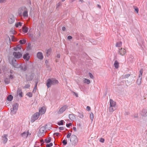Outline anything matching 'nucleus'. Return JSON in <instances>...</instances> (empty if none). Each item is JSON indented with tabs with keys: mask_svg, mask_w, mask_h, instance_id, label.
Here are the masks:
<instances>
[{
	"mask_svg": "<svg viewBox=\"0 0 147 147\" xmlns=\"http://www.w3.org/2000/svg\"><path fill=\"white\" fill-rule=\"evenodd\" d=\"M37 83H38V82H36L35 85V86H34V90L33 91V92L34 93L36 91V88H37Z\"/></svg>",
	"mask_w": 147,
	"mask_h": 147,
	"instance_id": "4c0bfd02",
	"label": "nucleus"
},
{
	"mask_svg": "<svg viewBox=\"0 0 147 147\" xmlns=\"http://www.w3.org/2000/svg\"><path fill=\"white\" fill-rule=\"evenodd\" d=\"M51 49H49L47 51L46 53L47 57L49 56L51 54Z\"/></svg>",
	"mask_w": 147,
	"mask_h": 147,
	"instance_id": "2f4dec72",
	"label": "nucleus"
},
{
	"mask_svg": "<svg viewBox=\"0 0 147 147\" xmlns=\"http://www.w3.org/2000/svg\"><path fill=\"white\" fill-rule=\"evenodd\" d=\"M71 133H68L66 137L68 138H70L71 136Z\"/></svg>",
	"mask_w": 147,
	"mask_h": 147,
	"instance_id": "603ef678",
	"label": "nucleus"
},
{
	"mask_svg": "<svg viewBox=\"0 0 147 147\" xmlns=\"http://www.w3.org/2000/svg\"><path fill=\"white\" fill-rule=\"evenodd\" d=\"M64 121L63 120H61L59 122H58L57 124L59 125H63V122Z\"/></svg>",
	"mask_w": 147,
	"mask_h": 147,
	"instance_id": "58836bf2",
	"label": "nucleus"
},
{
	"mask_svg": "<svg viewBox=\"0 0 147 147\" xmlns=\"http://www.w3.org/2000/svg\"><path fill=\"white\" fill-rule=\"evenodd\" d=\"M119 53L121 55H123L125 54L126 50L124 49L121 48L119 51Z\"/></svg>",
	"mask_w": 147,
	"mask_h": 147,
	"instance_id": "ddd939ff",
	"label": "nucleus"
},
{
	"mask_svg": "<svg viewBox=\"0 0 147 147\" xmlns=\"http://www.w3.org/2000/svg\"><path fill=\"white\" fill-rule=\"evenodd\" d=\"M14 21L15 19L14 16L12 15H10L8 20L9 23L12 24L14 22Z\"/></svg>",
	"mask_w": 147,
	"mask_h": 147,
	"instance_id": "9d476101",
	"label": "nucleus"
},
{
	"mask_svg": "<svg viewBox=\"0 0 147 147\" xmlns=\"http://www.w3.org/2000/svg\"><path fill=\"white\" fill-rule=\"evenodd\" d=\"M22 23L20 22H19L16 23L15 24V26L16 27H18L19 26H22Z\"/></svg>",
	"mask_w": 147,
	"mask_h": 147,
	"instance_id": "473e14b6",
	"label": "nucleus"
},
{
	"mask_svg": "<svg viewBox=\"0 0 147 147\" xmlns=\"http://www.w3.org/2000/svg\"><path fill=\"white\" fill-rule=\"evenodd\" d=\"M18 104L17 103H15L12 105V108L10 109L11 113L12 115L16 113L18 108Z\"/></svg>",
	"mask_w": 147,
	"mask_h": 147,
	"instance_id": "f03ea898",
	"label": "nucleus"
},
{
	"mask_svg": "<svg viewBox=\"0 0 147 147\" xmlns=\"http://www.w3.org/2000/svg\"><path fill=\"white\" fill-rule=\"evenodd\" d=\"M22 16H23L24 18H26L28 17V9L25 11L24 12L22 13Z\"/></svg>",
	"mask_w": 147,
	"mask_h": 147,
	"instance_id": "4468645a",
	"label": "nucleus"
},
{
	"mask_svg": "<svg viewBox=\"0 0 147 147\" xmlns=\"http://www.w3.org/2000/svg\"><path fill=\"white\" fill-rule=\"evenodd\" d=\"M20 68L21 70L24 71H25L27 69V66L25 65H20Z\"/></svg>",
	"mask_w": 147,
	"mask_h": 147,
	"instance_id": "aec40b11",
	"label": "nucleus"
},
{
	"mask_svg": "<svg viewBox=\"0 0 147 147\" xmlns=\"http://www.w3.org/2000/svg\"><path fill=\"white\" fill-rule=\"evenodd\" d=\"M143 70L142 69H141L140 70V74L139 75L138 77H139V78L142 77V74L143 73Z\"/></svg>",
	"mask_w": 147,
	"mask_h": 147,
	"instance_id": "72a5a7b5",
	"label": "nucleus"
},
{
	"mask_svg": "<svg viewBox=\"0 0 147 147\" xmlns=\"http://www.w3.org/2000/svg\"><path fill=\"white\" fill-rule=\"evenodd\" d=\"M133 7L135 9V11L137 13H138V8L136 6H134Z\"/></svg>",
	"mask_w": 147,
	"mask_h": 147,
	"instance_id": "79ce46f5",
	"label": "nucleus"
},
{
	"mask_svg": "<svg viewBox=\"0 0 147 147\" xmlns=\"http://www.w3.org/2000/svg\"><path fill=\"white\" fill-rule=\"evenodd\" d=\"M121 45L122 42H117L115 45L116 46L118 47H120Z\"/></svg>",
	"mask_w": 147,
	"mask_h": 147,
	"instance_id": "f704fd0d",
	"label": "nucleus"
},
{
	"mask_svg": "<svg viewBox=\"0 0 147 147\" xmlns=\"http://www.w3.org/2000/svg\"><path fill=\"white\" fill-rule=\"evenodd\" d=\"M11 64L15 68H19L20 67V65L18 64L16 60L13 58L11 61Z\"/></svg>",
	"mask_w": 147,
	"mask_h": 147,
	"instance_id": "0eeeda50",
	"label": "nucleus"
},
{
	"mask_svg": "<svg viewBox=\"0 0 147 147\" xmlns=\"http://www.w3.org/2000/svg\"><path fill=\"white\" fill-rule=\"evenodd\" d=\"M34 76V74L33 73L30 74L26 77V79L27 81H30L32 80Z\"/></svg>",
	"mask_w": 147,
	"mask_h": 147,
	"instance_id": "6e6552de",
	"label": "nucleus"
},
{
	"mask_svg": "<svg viewBox=\"0 0 147 147\" xmlns=\"http://www.w3.org/2000/svg\"><path fill=\"white\" fill-rule=\"evenodd\" d=\"M23 31L25 33H27L28 31V28L25 26H23L22 27Z\"/></svg>",
	"mask_w": 147,
	"mask_h": 147,
	"instance_id": "393cba45",
	"label": "nucleus"
},
{
	"mask_svg": "<svg viewBox=\"0 0 147 147\" xmlns=\"http://www.w3.org/2000/svg\"><path fill=\"white\" fill-rule=\"evenodd\" d=\"M130 75L129 74H127L123 76V77L124 78H127L129 77L130 76Z\"/></svg>",
	"mask_w": 147,
	"mask_h": 147,
	"instance_id": "09e8293b",
	"label": "nucleus"
},
{
	"mask_svg": "<svg viewBox=\"0 0 147 147\" xmlns=\"http://www.w3.org/2000/svg\"><path fill=\"white\" fill-rule=\"evenodd\" d=\"M87 110L88 111H90V107L87 106L86 107Z\"/></svg>",
	"mask_w": 147,
	"mask_h": 147,
	"instance_id": "13d9d810",
	"label": "nucleus"
},
{
	"mask_svg": "<svg viewBox=\"0 0 147 147\" xmlns=\"http://www.w3.org/2000/svg\"><path fill=\"white\" fill-rule=\"evenodd\" d=\"M67 107V106L66 105L63 106L60 109L58 112V113L59 114H61L63 113L66 110Z\"/></svg>",
	"mask_w": 147,
	"mask_h": 147,
	"instance_id": "9b49d317",
	"label": "nucleus"
},
{
	"mask_svg": "<svg viewBox=\"0 0 147 147\" xmlns=\"http://www.w3.org/2000/svg\"><path fill=\"white\" fill-rule=\"evenodd\" d=\"M10 80H12L14 78V76L11 74L10 75L8 76Z\"/></svg>",
	"mask_w": 147,
	"mask_h": 147,
	"instance_id": "8fccbe9b",
	"label": "nucleus"
},
{
	"mask_svg": "<svg viewBox=\"0 0 147 147\" xmlns=\"http://www.w3.org/2000/svg\"><path fill=\"white\" fill-rule=\"evenodd\" d=\"M53 145V143H51L49 144H47L46 145V147H51Z\"/></svg>",
	"mask_w": 147,
	"mask_h": 147,
	"instance_id": "de8ad7c7",
	"label": "nucleus"
},
{
	"mask_svg": "<svg viewBox=\"0 0 147 147\" xmlns=\"http://www.w3.org/2000/svg\"><path fill=\"white\" fill-rule=\"evenodd\" d=\"M13 98V96L11 95H8L7 97V100L8 101H11Z\"/></svg>",
	"mask_w": 147,
	"mask_h": 147,
	"instance_id": "c756f323",
	"label": "nucleus"
},
{
	"mask_svg": "<svg viewBox=\"0 0 147 147\" xmlns=\"http://www.w3.org/2000/svg\"><path fill=\"white\" fill-rule=\"evenodd\" d=\"M70 141L72 142L73 144L75 145L78 142L77 137L74 135H72L71 136Z\"/></svg>",
	"mask_w": 147,
	"mask_h": 147,
	"instance_id": "20e7f679",
	"label": "nucleus"
},
{
	"mask_svg": "<svg viewBox=\"0 0 147 147\" xmlns=\"http://www.w3.org/2000/svg\"><path fill=\"white\" fill-rule=\"evenodd\" d=\"M10 38H11L12 40L13 41H15L16 40V39H15V37L13 36H10Z\"/></svg>",
	"mask_w": 147,
	"mask_h": 147,
	"instance_id": "49530a36",
	"label": "nucleus"
},
{
	"mask_svg": "<svg viewBox=\"0 0 147 147\" xmlns=\"http://www.w3.org/2000/svg\"><path fill=\"white\" fill-rule=\"evenodd\" d=\"M88 74L90 78H93V76L92 75V74L91 73L89 72Z\"/></svg>",
	"mask_w": 147,
	"mask_h": 147,
	"instance_id": "5fc2aeb1",
	"label": "nucleus"
},
{
	"mask_svg": "<svg viewBox=\"0 0 147 147\" xmlns=\"http://www.w3.org/2000/svg\"><path fill=\"white\" fill-rule=\"evenodd\" d=\"M17 93L18 94L20 97H22V94L23 93L22 91V89L20 88H18L17 91Z\"/></svg>",
	"mask_w": 147,
	"mask_h": 147,
	"instance_id": "a211bd4d",
	"label": "nucleus"
},
{
	"mask_svg": "<svg viewBox=\"0 0 147 147\" xmlns=\"http://www.w3.org/2000/svg\"><path fill=\"white\" fill-rule=\"evenodd\" d=\"M114 66L116 69H117L119 67V63L116 60L114 64Z\"/></svg>",
	"mask_w": 147,
	"mask_h": 147,
	"instance_id": "5701e85b",
	"label": "nucleus"
},
{
	"mask_svg": "<svg viewBox=\"0 0 147 147\" xmlns=\"http://www.w3.org/2000/svg\"><path fill=\"white\" fill-rule=\"evenodd\" d=\"M62 142L63 145H65L67 144V141L65 139L63 140Z\"/></svg>",
	"mask_w": 147,
	"mask_h": 147,
	"instance_id": "37998d69",
	"label": "nucleus"
},
{
	"mask_svg": "<svg viewBox=\"0 0 147 147\" xmlns=\"http://www.w3.org/2000/svg\"><path fill=\"white\" fill-rule=\"evenodd\" d=\"M26 95L30 97H31L32 96V94L31 92H28L27 93Z\"/></svg>",
	"mask_w": 147,
	"mask_h": 147,
	"instance_id": "c03bdc74",
	"label": "nucleus"
},
{
	"mask_svg": "<svg viewBox=\"0 0 147 147\" xmlns=\"http://www.w3.org/2000/svg\"><path fill=\"white\" fill-rule=\"evenodd\" d=\"M69 119L72 121H73L76 118L75 117L74 115L72 114H69Z\"/></svg>",
	"mask_w": 147,
	"mask_h": 147,
	"instance_id": "412c9836",
	"label": "nucleus"
},
{
	"mask_svg": "<svg viewBox=\"0 0 147 147\" xmlns=\"http://www.w3.org/2000/svg\"><path fill=\"white\" fill-rule=\"evenodd\" d=\"M27 9L25 6H22L20 7L18 11V14L20 16H22V13L24 12Z\"/></svg>",
	"mask_w": 147,
	"mask_h": 147,
	"instance_id": "423d86ee",
	"label": "nucleus"
},
{
	"mask_svg": "<svg viewBox=\"0 0 147 147\" xmlns=\"http://www.w3.org/2000/svg\"><path fill=\"white\" fill-rule=\"evenodd\" d=\"M8 136L7 134H4L2 138V140L3 143L5 144L7 141V138Z\"/></svg>",
	"mask_w": 147,
	"mask_h": 147,
	"instance_id": "f8f14e48",
	"label": "nucleus"
},
{
	"mask_svg": "<svg viewBox=\"0 0 147 147\" xmlns=\"http://www.w3.org/2000/svg\"><path fill=\"white\" fill-rule=\"evenodd\" d=\"M59 129L60 130H64V128L63 127H59Z\"/></svg>",
	"mask_w": 147,
	"mask_h": 147,
	"instance_id": "052dcab7",
	"label": "nucleus"
},
{
	"mask_svg": "<svg viewBox=\"0 0 147 147\" xmlns=\"http://www.w3.org/2000/svg\"><path fill=\"white\" fill-rule=\"evenodd\" d=\"M73 130L75 131H76V128L75 127H73Z\"/></svg>",
	"mask_w": 147,
	"mask_h": 147,
	"instance_id": "774afa93",
	"label": "nucleus"
},
{
	"mask_svg": "<svg viewBox=\"0 0 147 147\" xmlns=\"http://www.w3.org/2000/svg\"><path fill=\"white\" fill-rule=\"evenodd\" d=\"M13 55L17 59H19L22 56V54L19 52H14L13 53Z\"/></svg>",
	"mask_w": 147,
	"mask_h": 147,
	"instance_id": "1a4fd4ad",
	"label": "nucleus"
},
{
	"mask_svg": "<svg viewBox=\"0 0 147 147\" xmlns=\"http://www.w3.org/2000/svg\"><path fill=\"white\" fill-rule=\"evenodd\" d=\"M37 57L40 59H43V57L42 55V54L40 52L38 53L37 54Z\"/></svg>",
	"mask_w": 147,
	"mask_h": 147,
	"instance_id": "f3484780",
	"label": "nucleus"
},
{
	"mask_svg": "<svg viewBox=\"0 0 147 147\" xmlns=\"http://www.w3.org/2000/svg\"><path fill=\"white\" fill-rule=\"evenodd\" d=\"M4 82L6 84H8L10 82V80L9 78H6L4 79Z\"/></svg>",
	"mask_w": 147,
	"mask_h": 147,
	"instance_id": "bb28decb",
	"label": "nucleus"
},
{
	"mask_svg": "<svg viewBox=\"0 0 147 147\" xmlns=\"http://www.w3.org/2000/svg\"><path fill=\"white\" fill-rule=\"evenodd\" d=\"M39 115L40 114L38 113H34L31 119V122L33 123L37 120L38 118Z\"/></svg>",
	"mask_w": 147,
	"mask_h": 147,
	"instance_id": "39448f33",
	"label": "nucleus"
},
{
	"mask_svg": "<svg viewBox=\"0 0 147 147\" xmlns=\"http://www.w3.org/2000/svg\"><path fill=\"white\" fill-rule=\"evenodd\" d=\"M6 0H0V3H5Z\"/></svg>",
	"mask_w": 147,
	"mask_h": 147,
	"instance_id": "bf43d9fd",
	"label": "nucleus"
},
{
	"mask_svg": "<svg viewBox=\"0 0 147 147\" xmlns=\"http://www.w3.org/2000/svg\"><path fill=\"white\" fill-rule=\"evenodd\" d=\"M51 124H47L46 125L45 127L46 128H47L48 129H49V128H51Z\"/></svg>",
	"mask_w": 147,
	"mask_h": 147,
	"instance_id": "ea45409f",
	"label": "nucleus"
},
{
	"mask_svg": "<svg viewBox=\"0 0 147 147\" xmlns=\"http://www.w3.org/2000/svg\"><path fill=\"white\" fill-rule=\"evenodd\" d=\"M77 116L79 117L80 118H82L84 117V115L83 113H80L79 112H78Z\"/></svg>",
	"mask_w": 147,
	"mask_h": 147,
	"instance_id": "c85d7f7f",
	"label": "nucleus"
},
{
	"mask_svg": "<svg viewBox=\"0 0 147 147\" xmlns=\"http://www.w3.org/2000/svg\"><path fill=\"white\" fill-rule=\"evenodd\" d=\"M22 136L24 137V138H27V132H24L22 134H21Z\"/></svg>",
	"mask_w": 147,
	"mask_h": 147,
	"instance_id": "c9c22d12",
	"label": "nucleus"
},
{
	"mask_svg": "<svg viewBox=\"0 0 147 147\" xmlns=\"http://www.w3.org/2000/svg\"><path fill=\"white\" fill-rule=\"evenodd\" d=\"M59 134V133H55L53 134L54 135H56L57 136H58Z\"/></svg>",
	"mask_w": 147,
	"mask_h": 147,
	"instance_id": "0e129e2a",
	"label": "nucleus"
},
{
	"mask_svg": "<svg viewBox=\"0 0 147 147\" xmlns=\"http://www.w3.org/2000/svg\"><path fill=\"white\" fill-rule=\"evenodd\" d=\"M116 103L112 99H110V106L111 107H115Z\"/></svg>",
	"mask_w": 147,
	"mask_h": 147,
	"instance_id": "2eb2a0df",
	"label": "nucleus"
},
{
	"mask_svg": "<svg viewBox=\"0 0 147 147\" xmlns=\"http://www.w3.org/2000/svg\"><path fill=\"white\" fill-rule=\"evenodd\" d=\"M31 47V44L30 43H28L27 46V50H29L30 49V48Z\"/></svg>",
	"mask_w": 147,
	"mask_h": 147,
	"instance_id": "a18cd8bd",
	"label": "nucleus"
},
{
	"mask_svg": "<svg viewBox=\"0 0 147 147\" xmlns=\"http://www.w3.org/2000/svg\"><path fill=\"white\" fill-rule=\"evenodd\" d=\"M51 138L50 137H49L48 139H45V141L46 143H49L51 142Z\"/></svg>",
	"mask_w": 147,
	"mask_h": 147,
	"instance_id": "cd10ccee",
	"label": "nucleus"
},
{
	"mask_svg": "<svg viewBox=\"0 0 147 147\" xmlns=\"http://www.w3.org/2000/svg\"><path fill=\"white\" fill-rule=\"evenodd\" d=\"M90 117L91 120H92V121L94 117V114L93 113H91L90 115Z\"/></svg>",
	"mask_w": 147,
	"mask_h": 147,
	"instance_id": "a19ab883",
	"label": "nucleus"
},
{
	"mask_svg": "<svg viewBox=\"0 0 147 147\" xmlns=\"http://www.w3.org/2000/svg\"><path fill=\"white\" fill-rule=\"evenodd\" d=\"M142 115L144 116H147V110L146 109H143L141 113Z\"/></svg>",
	"mask_w": 147,
	"mask_h": 147,
	"instance_id": "6ab92c4d",
	"label": "nucleus"
},
{
	"mask_svg": "<svg viewBox=\"0 0 147 147\" xmlns=\"http://www.w3.org/2000/svg\"><path fill=\"white\" fill-rule=\"evenodd\" d=\"M72 124L71 123H69L66 124V126L67 127H69L71 126Z\"/></svg>",
	"mask_w": 147,
	"mask_h": 147,
	"instance_id": "864d4df0",
	"label": "nucleus"
},
{
	"mask_svg": "<svg viewBox=\"0 0 147 147\" xmlns=\"http://www.w3.org/2000/svg\"><path fill=\"white\" fill-rule=\"evenodd\" d=\"M29 55L28 53H26L24 55L23 58L26 61H28L30 58V56H29Z\"/></svg>",
	"mask_w": 147,
	"mask_h": 147,
	"instance_id": "dca6fc26",
	"label": "nucleus"
},
{
	"mask_svg": "<svg viewBox=\"0 0 147 147\" xmlns=\"http://www.w3.org/2000/svg\"><path fill=\"white\" fill-rule=\"evenodd\" d=\"M58 81L55 78H49L47 81L46 85L47 88L50 87L51 85H55L58 83Z\"/></svg>",
	"mask_w": 147,
	"mask_h": 147,
	"instance_id": "f257e3e1",
	"label": "nucleus"
},
{
	"mask_svg": "<svg viewBox=\"0 0 147 147\" xmlns=\"http://www.w3.org/2000/svg\"><path fill=\"white\" fill-rule=\"evenodd\" d=\"M19 42L21 44L23 45L26 43V40L24 39L20 40L19 41Z\"/></svg>",
	"mask_w": 147,
	"mask_h": 147,
	"instance_id": "7c9ffc66",
	"label": "nucleus"
},
{
	"mask_svg": "<svg viewBox=\"0 0 147 147\" xmlns=\"http://www.w3.org/2000/svg\"><path fill=\"white\" fill-rule=\"evenodd\" d=\"M62 30L63 31H65V28L64 26H63L62 28Z\"/></svg>",
	"mask_w": 147,
	"mask_h": 147,
	"instance_id": "338daca9",
	"label": "nucleus"
},
{
	"mask_svg": "<svg viewBox=\"0 0 147 147\" xmlns=\"http://www.w3.org/2000/svg\"><path fill=\"white\" fill-rule=\"evenodd\" d=\"M30 86L29 84H27L26 85H25V86L23 87V88H29L30 87Z\"/></svg>",
	"mask_w": 147,
	"mask_h": 147,
	"instance_id": "3c124183",
	"label": "nucleus"
},
{
	"mask_svg": "<svg viewBox=\"0 0 147 147\" xmlns=\"http://www.w3.org/2000/svg\"><path fill=\"white\" fill-rule=\"evenodd\" d=\"M142 78L138 77V79L137 80V83L138 85H140L141 84V80H142Z\"/></svg>",
	"mask_w": 147,
	"mask_h": 147,
	"instance_id": "a878e982",
	"label": "nucleus"
},
{
	"mask_svg": "<svg viewBox=\"0 0 147 147\" xmlns=\"http://www.w3.org/2000/svg\"><path fill=\"white\" fill-rule=\"evenodd\" d=\"M73 93L76 96V97H78V94L76 93V92H73Z\"/></svg>",
	"mask_w": 147,
	"mask_h": 147,
	"instance_id": "69168bd1",
	"label": "nucleus"
},
{
	"mask_svg": "<svg viewBox=\"0 0 147 147\" xmlns=\"http://www.w3.org/2000/svg\"><path fill=\"white\" fill-rule=\"evenodd\" d=\"M116 109L115 107L110 106L109 107V111L110 112H113Z\"/></svg>",
	"mask_w": 147,
	"mask_h": 147,
	"instance_id": "4be33fe9",
	"label": "nucleus"
},
{
	"mask_svg": "<svg viewBox=\"0 0 147 147\" xmlns=\"http://www.w3.org/2000/svg\"><path fill=\"white\" fill-rule=\"evenodd\" d=\"M84 83L88 84L90 83V81L89 80L87 79H85L84 80Z\"/></svg>",
	"mask_w": 147,
	"mask_h": 147,
	"instance_id": "e433bc0d",
	"label": "nucleus"
},
{
	"mask_svg": "<svg viewBox=\"0 0 147 147\" xmlns=\"http://www.w3.org/2000/svg\"><path fill=\"white\" fill-rule=\"evenodd\" d=\"M105 140L103 138H101L100 140V141L101 142L103 143L104 142Z\"/></svg>",
	"mask_w": 147,
	"mask_h": 147,
	"instance_id": "4d7b16f0",
	"label": "nucleus"
},
{
	"mask_svg": "<svg viewBox=\"0 0 147 147\" xmlns=\"http://www.w3.org/2000/svg\"><path fill=\"white\" fill-rule=\"evenodd\" d=\"M39 113L41 114H43L45 113V108L42 107L39 111Z\"/></svg>",
	"mask_w": 147,
	"mask_h": 147,
	"instance_id": "b1692460",
	"label": "nucleus"
},
{
	"mask_svg": "<svg viewBox=\"0 0 147 147\" xmlns=\"http://www.w3.org/2000/svg\"><path fill=\"white\" fill-rule=\"evenodd\" d=\"M72 38V37L71 36H69L67 37V39L69 40L71 39Z\"/></svg>",
	"mask_w": 147,
	"mask_h": 147,
	"instance_id": "e2e57ef3",
	"label": "nucleus"
},
{
	"mask_svg": "<svg viewBox=\"0 0 147 147\" xmlns=\"http://www.w3.org/2000/svg\"><path fill=\"white\" fill-rule=\"evenodd\" d=\"M17 47V49H18L19 50H20L21 49V46H17L16 47Z\"/></svg>",
	"mask_w": 147,
	"mask_h": 147,
	"instance_id": "680f3d73",
	"label": "nucleus"
},
{
	"mask_svg": "<svg viewBox=\"0 0 147 147\" xmlns=\"http://www.w3.org/2000/svg\"><path fill=\"white\" fill-rule=\"evenodd\" d=\"M46 128L44 126H42L39 129L40 132L38 134V136L40 137H42L45 135V132Z\"/></svg>",
	"mask_w": 147,
	"mask_h": 147,
	"instance_id": "7ed1b4c3",
	"label": "nucleus"
},
{
	"mask_svg": "<svg viewBox=\"0 0 147 147\" xmlns=\"http://www.w3.org/2000/svg\"><path fill=\"white\" fill-rule=\"evenodd\" d=\"M61 5V3L60 2L57 4V8Z\"/></svg>",
	"mask_w": 147,
	"mask_h": 147,
	"instance_id": "6e6d98bb",
	"label": "nucleus"
}]
</instances>
